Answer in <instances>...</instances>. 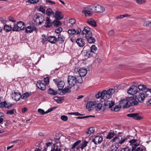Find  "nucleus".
<instances>
[{"label": "nucleus", "instance_id": "1", "mask_svg": "<svg viewBox=\"0 0 151 151\" xmlns=\"http://www.w3.org/2000/svg\"><path fill=\"white\" fill-rule=\"evenodd\" d=\"M122 132H119L111 141L112 142H114L110 148V151H116L118 148L129 138L128 136H125L122 134Z\"/></svg>", "mask_w": 151, "mask_h": 151}, {"label": "nucleus", "instance_id": "2", "mask_svg": "<svg viewBox=\"0 0 151 151\" xmlns=\"http://www.w3.org/2000/svg\"><path fill=\"white\" fill-rule=\"evenodd\" d=\"M115 91L114 89L110 88L107 90H104V106L106 107L111 108L115 104L114 102L110 99L112 96V95L114 93Z\"/></svg>", "mask_w": 151, "mask_h": 151}, {"label": "nucleus", "instance_id": "3", "mask_svg": "<svg viewBox=\"0 0 151 151\" xmlns=\"http://www.w3.org/2000/svg\"><path fill=\"white\" fill-rule=\"evenodd\" d=\"M68 83L69 85L71 87L74 86L77 83H82L83 81L81 76H74L70 75L68 76Z\"/></svg>", "mask_w": 151, "mask_h": 151}, {"label": "nucleus", "instance_id": "4", "mask_svg": "<svg viewBox=\"0 0 151 151\" xmlns=\"http://www.w3.org/2000/svg\"><path fill=\"white\" fill-rule=\"evenodd\" d=\"M33 20L36 25H39L41 24L45 21V18L42 14L37 13L34 16Z\"/></svg>", "mask_w": 151, "mask_h": 151}, {"label": "nucleus", "instance_id": "5", "mask_svg": "<svg viewBox=\"0 0 151 151\" xmlns=\"http://www.w3.org/2000/svg\"><path fill=\"white\" fill-rule=\"evenodd\" d=\"M87 8L88 9L92 10L94 12H101L102 10V7L99 4H95L90 6Z\"/></svg>", "mask_w": 151, "mask_h": 151}, {"label": "nucleus", "instance_id": "6", "mask_svg": "<svg viewBox=\"0 0 151 151\" xmlns=\"http://www.w3.org/2000/svg\"><path fill=\"white\" fill-rule=\"evenodd\" d=\"M148 95L146 92H138V94L136 95V97L138 101L141 103L142 102L145 97H147Z\"/></svg>", "mask_w": 151, "mask_h": 151}, {"label": "nucleus", "instance_id": "7", "mask_svg": "<svg viewBox=\"0 0 151 151\" xmlns=\"http://www.w3.org/2000/svg\"><path fill=\"white\" fill-rule=\"evenodd\" d=\"M133 99L132 97L128 98L127 99H123L121 100L119 103V104L121 106H123V108H128L131 106V104H129L130 100Z\"/></svg>", "mask_w": 151, "mask_h": 151}, {"label": "nucleus", "instance_id": "8", "mask_svg": "<svg viewBox=\"0 0 151 151\" xmlns=\"http://www.w3.org/2000/svg\"><path fill=\"white\" fill-rule=\"evenodd\" d=\"M130 143V145H132V151H134L136 147L139 146L140 144V141L139 139H132L129 141Z\"/></svg>", "mask_w": 151, "mask_h": 151}, {"label": "nucleus", "instance_id": "9", "mask_svg": "<svg viewBox=\"0 0 151 151\" xmlns=\"http://www.w3.org/2000/svg\"><path fill=\"white\" fill-rule=\"evenodd\" d=\"M138 91L137 87L135 85L131 86L127 90V93L129 94L133 95L137 93Z\"/></svg>", "mask_w": 151, "mask_h": 151}, {"label": "nucleus", "instance_id": "10", "mask_svg": "<svg viewBox=\"0 0 151 151\" xmlns=\"http://www.w3.org/2000/svg\"><path fill=\"white\" fill-rule=\"evenodd\" d=\"M92 34L91 28L87 27H85L81 33L82 36L85 38Z\"/></svg>", "mask_w": 151, "mask_h": 151}, {"label": "nucleus", "instance_id": "11", "mask_svg": "<svg viewBox=\"0 0 151 151\" xmlns=\"http://www.w3.org/2000/svg\"><path fill=\"white\" fill-rule=\"evenodd\" d=\"M36 86L38 88L42 91L45 89L46 87L44 81H38Z\"/></svg>", "mask_w": 151, "mask_h": 151}, {"label": "nucleus", "instance_id": "12", "mask_svg": "<svg viewBox=\"0 0 151 151\" xmlns=\"http://www.w3.org/2000/svg\"><path fill=\"white\" fill-rule=\"evenodd\" d=\"M21 93L18 92H14L12 95V97L13 99L16 101H18L21 98Z\"/></svg>", "mask_w": 151, "mask_h": 151}, {"label": "nucleus", "instance_id": "13", "mask_svg": "<svg viewBox=\"0 0 151 151\" xmlns=\"http://www.w3.org/2000/svg\"><path fill=\"white\" fill-rule=\"evenodd\" d=\"M96 101L93 102L89 101L86 104V108L88 109V111L92 110L94 108V105Z\"/></svg>", "mask_w": 151, "mask_h": 151}, {"label": "nucleus", "instance_id": "14", "mask_svg": "<svg viewBox=\"0 0 151 151\" xmlns=\"http://www.w3.org/2000/svg\"><path fill=\"white\" fill-rule=\"evenodd\" d=\"M127 116L128 117H132L134 119L139 120L142 119L141 117L138 115L137 113H131L127 114Z\"/></svg>", "mask_w": 151, "mask_h": 151}, {"label": "nucleus", "instance_id": "15", "mask_svg": "<svg viewBox=\"0 0 151 151\" xmlns=\"http://www.w3.org/2000/svg\"><path fill=\"white\" fill-rule=\"evenodd\" d=\"M52 23L49 18L47 17L45 21V24L44 26L47 28H49L52 26Z\"/></svg>", "mask_w": 151, "mask_h": 151}, {"label": "nucleus", "instance_id": "16", "mask_svg": "<svg viewBox=\"0 0 151 151\" xmlns=\"http://www.w3.org/2000/svg\"><path fill=\"white\" fill-rule=\"evenodd\" d=\"M103 140V138L102 137L100 136H96L94 138L92 141L94 142L97 145L98 143H100Z\"/></svg>", "mask_w": 151, "mask_h": 151}, {"label": "nucleus", "instance_id": "17", "mask_svg": "<svg viewBox=\"0 0 151 151\" xmlns=\"http://www.w3.org/2000/svg\"><path fill=\"white\" fill-rule=\"evenodd\" d=\"M76 42L80 47H82L85 45V40L81 38L77 39Z\"/></svg>", "mask_w": 151, "mask_h": 151}, {"label": "nucleus", "instance_id": "18", "mask_svg": "<svg viewBox=\"0 0 151 151\" xmlns=\"http://www.w3.org/2000/svg\"><path fill=\"white\" fill-rule=\"evenodd\" d=\"M85 38H86L88 42L89 43H94L95 42V39L94 37L92 36V34L87 36Z\"/></svg>", "mask_w": 151, "mask_h": 151}, {"label": "nucleus", "instance_id": "19", "mask_svg": "<svg viewBox=\"0 0 151 151\" xmlns=\"http://www.w3.org/2000/svg\"><path fill=\"white\" fill-rule=\"evenodd\" d=\"M48 41L52 44L56 43L58 41V39L54 36H50L47 39Z\"/></svg>", "mask_w": 151, "mask_h": 151}, {"label": "nucleus", "instance_id": "20", "mask_svg": "<svg viewBox=\"0 0 151 151\" xmlns=\"http://www.w3.org/2000/svg\"><path fill=\"white\" fill-rule=\"evenodd\" d=\"M54 16L56 19L58 20L61 19L63 17V16L61 12L59 11H56L55 14V15Z\"/></svg>", "mask_w": 151, "mask_h": 151}, {"label": "nucleus", "instance_id": "21", "mask_svg": "<svg viewBox=\"0 0 151 151\" xmlns=\"http://www.w3.org/2000/svg\"><path fill=\"white\" fill-rule=\"evenodd\" d=\"M87 73V70L86 69L83 68H80V70H79V73L80 75L79 76H85Z\"/></svg>", "mask_w": 151, "mask_h": 151}, {"label": "nucleus", "instance_id": "22", "mask_svg": "<svg viewBox=\"0 0 151 151\" xmlns=\"http://www.w3.org/2000/svg\"><path fill=\"white\" fill-rule=\"evenodd\" d=\"M34 30H37V29L35 27H32L31 26H29L25 28V31L27 33H31Z\"/></svg>", "mask_w": 151, "mask_h": 151}, {"label": "nucleus", "instance_id": "23", "mask_svg": "<svg viewBox=\"0 0 151 151\" xmlns=\"http://www.w3.org/2000/svg\"><path fill=\"white\" fill-rule=\"evenodd\" d=\"M87 22L93 27H96L97 26L96 22L93 19L90 18L88 19L87 20Z\"/></svg>", "mask_w": 151, "mask_h": 151}, {"label": "nucleus", "instance_id": "24", "mask_svg": "<svg viewBox=\"0 0 151 151\" xmlns=\"http://www.w3.org/2000/svg\"><path fill=\"white\" fill-rule=\"evenodd\" d=\"M83 12L84 13L86 16H91L93 14L94 12H92L91 10L88 9V10H83Z\"/></svg>", "mask_w": 151, "mask_h": 151}, {"label": "nucleus", "instance_id": "25", "mask_svg": "<svg viewBox=\"0 0 151 151\" xmlns=\"http://www.w3.org/2000/svg\"><path fill=\"white\" fill-rule=\"evenodd\" d=\"M18 28L21 30H23L24 29L25 24L22 21H19L17 23Z\"/></svg>", "mask_w": 151, "mask_h": 151}, {"label": "nucleus", "instance_id": "26", "mask_svg": "<svg viewBox=\"0 0 151 151\" xmlns=\"http://www.w3.org/2000/svg\"><path fill=\"white\" fill-rule=\"evenodd\" d=\"M12 28L10 25L6 24L4 26V29L6 32H9L12 30Z\"/></svg>", "mask_w": 151, "mask_h": 151}, {"label": "nucleus", "instance_id": "27", "mask_svg": "<svg viewBox=\"0 0 151 151\" xmlns=\"http://www.w3.org/2000/svg\"><path fill=\"white\" fill-rule=\"evenodd\" d=\"M72 87L70 86H68L66 88H64L62 91L61 92L63 94H65L66 93H69L71 91L70 89Z\"/></svg>", "mask_w": 151, "mask_h": 151}, {"label": "nucleus", "instance_id": "28", "mask_svg": "<svg viewBox=\"0 0 151 151\" xmlns=\"http://www.w3.org/2000/svg\"><path fill=\"white\" fill-rule=\"evenodd\" d=\"M58 19H56L53 21L52 24L54 26L58 27L62 25V23Z\"/></svg>", "mask_w": 151, "mask_h": 151}, {"label": "nucleus", "instance_id": "29", "mask_svg": "<svg viewBox=\"0 0 151 151\" xmlns=\"http://www.w3.org/2000/svg\"><path fill=\"white\" fill-rule=\"evenodd\" d=\"M48 93L52 95H55L57 94V91L52 88H50L47 91Z\"/></svg>", "mask_w": 151, "mask_h": 151}, {"label": "nucleus", "instance_id": "30", "mask_svg": "<svg viewBox=\"0 0 151 151\" xmlns=\"http://www.w3.org/2000/svg\"><path fill=\"white\" fill-rule=\"evenodd\" d=\"M102 107V105L101 103H98L96 101V103H95V105H94V108H95L97 111H99L100 110Z\"/></svg>", "mask_w": 151, "mask_h": 151}, {"label": "nucleus", "instance_id": "31", "mask_svg": "<svg viewBox=\"0 0 151 151\" xmlns=\"http://www.w3.org/2000/svg\"><path fill=\"white\" fill-rule=\"evenodd\" d=\"M46 14L49 17L52 15H53V16L55 15L54 12L50 8H48L46 10Z\"/></svg>", "mask_w": 151, "mask_h": 151}, {"label": "nucleus", "instance_id": "32", "mask_svg": "<svg viewBox=\"0 0 151 151\" xmlns=\"http://www.w3.org/2000/svg\"><path fill=\"white\" fill-rule=\"evenodd\" d=\"M64 83L63 81H61L59 82L58 83H57V85L58 90H62L64 87Z\"/></svg>", "mask_w": 151, "mask_h": 151}, {"label": "nucleus", "instance_id": "33", "mask_svg": "<svg viewBox=\"0 0 151 151\" xmlns=\"http://www.w3.org/2000/svg\"><path fill=\"white\" fill-rule=\"evenodd\" d=\"M57 39L58 41L60 43H62L65 41V37L63 35L60 34L58 35Z\"/></svg>", "mask_w": 151, "mask_h": 151}, {"label": "nucleus", "instance_id": "34", "mask_svg": "<svg viewBox=\"0 0 151 151\" xmlns=\"http://www.w3.org/2000/svg\"><path fill=\"white\" fill-rule=\"evenodd\" d=\"M104 90H103L101 93L99 92L96 95V97L97 99H98L100 97H101V99H103L104 98Z\"/></svg>", "mask_w": 151, "mask_h": 151}, {"label": "nucleus", "instance_id": "35", "mask_svg": "<svg viewBox=\"0 0 151 151\" xmlns=\"http://www.w3.org/2000/svg\"><path fill=\"white\" fill-rule=\"evenodd\" d=\"M146 86L145 85L140 84L138 85L137 88L138 90L143 91H145L146 89Z\"/></svg>", "mask_w": 151, "mask_h": 151}, {"label": "nucleus", "instance_id": "36", "mask_svg": "<svg viewBox=\"0 0 151 151\" xmlns=\"http://www.w3.org/2000/svg\"><path fill=\"white\" fill-rule=\"evenodd\" d=\"M97 48L94 45H92L90 48V50L92 53H96Z\"/></svg>", "mask_w": 151, "mask_h": 151}, {"label": "nucleus", "instance_id": "37", "mask_svg": "<svg viewBox=\"0 0 151 151\" xmlns=\"http://www.w3.org/2000/svg\"><path fill=\"white\" fill-rule=\"evenodd\" d=\"M121 106L120 104L119 105H116L113 109L111 108V110L112 111H119L120 109Z\"/></svg>", "mask_w": 151, "mask_h": 151}, {"label": "nucleus", "instance_id": "38", "mask_svg": "<svg viewBox=\"0 0 151 151\" xmlns=\"http://www.w3.org/2000/svg\"><path fill=\"white\" fill-rule=\"evenodd\" d=\"M94 132V128L90 127L88 129V130L86 133L87 134H91Z\"/></svg>", "mask_w": 151, "mask_h": 151}, {"label": "nucleus", "instance_id": "39", "mask_svg": "<svg viewBox=\"0 0 151 151\" xmlns=\"http://www.w3.org/2000/svg\"><path fill=\"white\" fill-rule=\"evenodd\" d=\"M115 135H116V134L114 132H110L106 137V138L107 139H111Z\"/></svg>", "mask_w": 151, "mask_h": 151}, {"label": "nucleus", "instance_id": "40", "mask_svg": "<svg viewBox=\"0 0 151 151\" xmlns=\"http://www.w3.org/2000/svg\"><path fill=\"white\" fill-rule=\"evenodd\" d=\"M88 143V141L85 140L84 141L83 143L82 144L80 147L82 150H83L85 147L87 146V145Z\"/></svg>", "mask_w": 151, "mask_h": 151}, {"label": "nucleus", "instance_id": "41", "mask_svg": "<svg viewBox=\"0 0 151 151\" xmlns=\"http://www.w3.org/2000/svg\"><path fill=\"white\" fill-rule=\"evenodd\" d=\"M81 142V141L80 140H78L75 142L72 145L71 148L72 149H73L75 148Z\"/></svg>", "mask_w": 151, "mask_h": 151}, {"label": "nucleus", "instance_id": "42", "mask_svg": "<svg viewBox=\"0 0 151 151\" xmlns=\"http://www.w3.org/2000/svg\"><path fill=\"white\" fill-rule=\"evenodd\" d=\"M7 105V104L6 101H4L1 102L0 103V108H2L3 107H5L6 108Z\"/></svg>", "mask_w": 151, "mask_h": 151}, {"label": "nucleus", "instance_id": "43", "mask_svg": "<svg viewBox=\"0 0 151 151\" xmlns=\"http://www.w3.org/2000/svg\"><path fill=\"white\" fill-rule=\"evenodd\" d=\"M29 96L28 93L26 92L24 93L21 96V98L23 99H25Z\"/></svg>", "mask_w": 151, "mask_h": 151}, {"label": "nucleus", "instance_id": "44", "mask_svg": "<svg viewBox=\"0 0 151 151\" xmlns=\"http://www.w3.org/2000/svg\"><path fill=\"white\" fill-rule=\"evenodd\" d=\"M18 26L17 24H14V27H13V28L12 30V31H19L20 30H21L19 28H18Z\"/></svg>", "mask_w": 151, "mask_h": 151}, {"label": "nucleus", "instance_id": "45", "mask_svg": "<svg viewBox=\"0 0 151 151\" xmlns=\"http://www.w3.org/2000/svg\"><path fill=\"white\" fill-rule=\"evenodd\" d=\"M133 99L130 100L129 104H131V106H133V105H137L138 104V102L137 101H133Z\"/></svg>", "mask_w": 151, "mask_h": 151}, {"label": "nucleus", "instance_id": "46", "mask_svg": "<svg viewBox=\"0 0 151 151\" xmlns=\"http://www.w3.org/2000/svg\"><path fill=\"white\" fill-rule=\"evenodd\" d=\"M136 3L139 4H145L146 2V0H135Z\"/></svg>", "mask_w": 151, "mask_h": 151}, {"label": "nucleus", "instance_id": "47", "mask_svg": "<svg viewBox=\"0 0 151 151\" xmlns=\"http://www.w3.org/2000/svg\"><path fill=\"white\" fill-rule=\"evenodd\" d=\"M143 25L146 26L151 27V21H145L143 24Z\"/></svg>", "mask_w": 151, "mask_h": 151}, {"label": "nucleus", "instance_id": "48", "mask_svg": "<svg viewBox=\"0 0 151 151\" xmlns=\"http://www.w3.org/2000/svg\"><path fill=\"white\" fill-rule=\"evenodd\" d=\"M57 108H58V106H55L53 107L52 108L48 109L47 111L45 112V113H48L52 111H53V110L56 109Z\"/></svg>", "mask_w": 151, "mask_h": 151}, {"label": "nucleus", "instance_id": "49", "mask_svg": "<svg viewBox=\"0 0 151 151\" xmlns=\"http://www.w3.org/2000/svg\"><path fill=\"white\" fill-rule=\"evenodd\" d=\"M86 54L85 55L88 58H90L92 56V54L91 53H92V52H91L90 50H86Z\"/></svg>", "mask_w": 151, "mask_h": 151}, {"label": "nucleus", "instance_id": "50", "mask_svg": "<svg viewBox=\"0 0 151 151\" xmlns=\"http://www.w3.org/2000/svg\"><path fill=\"white\" fill-rule=\"evenodd\" d=\"M45 7L42 6H40L39 8V10L43 13H45Z\"/></svg>", "mask_w": 151, "mask_h": 151}, {"label": "nucleus", "instance_id": "51", "mask_svg": "<svg viewBox=\"0 0 151 151\" xmlns=\"http://www.w3.org/2000/svg\"><path fill=\"white\" fill-rule=\"evenodd\" d=\"M68 33L70 34H74L76 33V30L74 29H69L68 31Z\"/></svg>", "mask_w": 151, "mask_h": 151}, {"label": "nucleus", "instance_id": "52", "mask_svg": "<svg viewBox=\"0 0 151 151\" xmlns=\"http://www.w3.org/2000/svg\"><path fill=\"white\" fill-rule=\"evenodd\" d=\"M44 83H45V84L47 85L49 84V78L48 77L44 78Z\"/></svg>", "mask_w": 151, "mask_h": 151}, {"label": "nucleus", "instance_id": "53", "mask_svg": "<svg viewBox=\"0 0 151 151\" xmlns=\"http://www.w3.org/2000/svg\"><path fill=\"white\" fill-rule=\"evenodd\" d=\"M15 110L14 109H12L11 110H8L6 111V114H10L12 115L14 114V111Z\"/></svg>", "mask_w": 151, "mask_h": 151}, {"label": "nucleus", "instance_id": "54", "mask_svg": "<svg viewBox=\"0 0 151 151\" xmlns=\"http://www.w3.org/2000/svg\"><path fill=\"white\" fill-rule=\"evenodd\" d=\"M38 112L42 115L46 114L45 113V112L44 110L41 109H38Z\"/></svg>", "mask_w": 151, "mask_h": 151}, {"label": "nucleus", "instance_id": "55", "mask_svg": "<svg viewBox=\"0 0 151 151\" xmlns=\"http://www.w3.org/2000/svg\"><path fill=\"white\" fill-rule=\"evenodd\" d=\"M39 0H28V2L31 4L36 3L38 2Z\"/></svg>", "mask_w": 151, "mask_h": 151}, {"label": "nucleus", "instance_id": "56", "mask_svg": "<svg viewBox=\"0 0 151 151\" xmlns=\"http://www.w3.org/2000/svg\"><path fill=\"white\" fill-rule=\"evenodd\" d=\"M61 119L64 121H66L68 120V117L67 116L63 115L61 116Z\"/></svg>", "mask_w": 151, "mask_h": 151}, {"label": "nucleus", "instance_id": "57", "mask_svg": "<svg viewBox=\"0 0 151 151\" xmlns=\"http://www.w3.org/2000/svg\"><path fill=\"white\" fill-rule=\"evenodd\" d=\"M109 35L110 36H113L114 34V29H112L111 30L109 31L108 32Z\"/></svg>", "mask_w": 151, "mask_h": 151}, {"label": "nucleus", "instance_id": "58", "mask_svg": "<svg viewBox=\"0 0 151 151\" xmlns=\"http://www.w3.org/2000/svg\"><path fill=\"white\" fill-rule=\"evenodd\" d=\"M62 30V28L61 27H60L56 30L55 32L57 34H58L60 33V32Z\"/></svg>", "mask_w": 151, "mask_h": 151}, {"label": "nucleus", "instance_id": "59", "mask_svg": "<svg viewBox=\"0 0 151 151\" xmlns=\"http://www.w3.org/2000/svg\"><path fill=\"white\" fill-rule=\"evenodd\" d=\"M69 22L71 24H73L76 22V20L74 19H70L69 20Z\"/></svg>", "mask_w": 151, "mask_h": 151}, {"label": "nucleus", "instance_id": "60", "mask_svg": "<svg viewBox=\"0 0 151 151\" xmlns=\"http://www.w3.org/2000/svg\"><path fill=\"white\" fill-rule=\"evenodd\" d=\"M121 151H130L128 147L122 148Z\"/></svg>", "mask_w": 151, "mask_h": 151}, {"label": "nucleus", "instance_id": "61", "mask_svg": "<svg viewBox=\"0 0 151 151\" xmlns=\"http://www.w3.org/2000/svg\"><path fill=\"white\" fill-rule=\"evenodd\" d=\"M42 42H45L47 40V37L44 35L42 36Z\"/></svg>", "mask_w": 151, "mask_h": 151}, {"label": "nucleus", "instance_id": "62", "mask_svg": "<svg viewBox=\"0 0 151 151\" xmlns=\"http://www.w3.org/2000/svg\"><path fill=\"white\" fill-rule=\"evenodd\" d=\"M74 115L77 116H82L83 115V114H81L79 112H74Z\"/></svg>", "mask_w": 151, "mask_h": 151}, {"label": "nucleus", "instance_id": "63", "mask_svg": "<svg viewBox=\"0 0 151 151\" xmlns=\"http://www.w3.org/2000/svg\"><path fill=\"white\" fill-rule=\"evenodd\" d=\"M124 18L123 15H120L115 17L116 19H120Z\"/></svg>", "mask_w": 151, "mask_h": 151}, {"label": "nucleus", "instance_id": "64", "mask_svg": "<svg viewBox=\"0 0 151 151\" xmlns=\"http://www.w3.org/2000/svg\"><path fill=\"white\" fill-rule=\"evenodd\" d=\"M143 149L142 148H141L140 147H137L136 150H135V151H143Z\"/></svg>", "mask_w": 151, "mask_h": 151}]
</instances>
